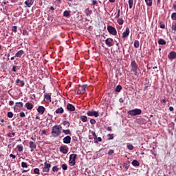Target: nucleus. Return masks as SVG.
Here are the masks:
<instances>
[{
    "label": "nucleus",
    "instance_id": "f257e3e1",
    "mask_svg": "<svg viewBox=\"0 0 176 176\" xmlns=\"http://www.w3.org/2000/svg\"><path fill=\"white\" fill-rule=\"evenodd\" d=\"M61 134V126L55 125L52 129V137H58Z\"/></svg>",
    "mask_w": 176,
    "mask_h": 176
},
{
    "label": "nucleus",
    "instance_id": "f03ea898",
    "mask_svg": "<svg viewBox=\"0 0 176 176\" xmlns=\"http://www.w3.org/2000/svg\"><path fill=\"white\" fill-rule=\"evenodd\" d=\"M142 111L140 109H135L133 110H130L128 111V114L131 115V116H137V115H141Z\"/></svg>",
    "mask_w": 176,
    "mask_h": 176
},
{
    "label": "nucleus",
    "instance_id": "7ed1b4c3",
    "mask_svg": "<svg viewBox=\"0 0 176 176\" xmlns=\"http://www.w3.org/2000/svg\"><path fill=\"white\" fill-rule=\"evenodd\" d=\"M76 154H71L69 156V166H75L76 162Z\"/></svg>",
    "mask_w": 176,
    "mask_h": 176
},
{
    "label": "nucleus",
    "instance_id": "20e7f679",
    "mask_svg": "<svg viewBox=\"0 0 176 176\" xmlns=\"http://www.w3.org/2000/svg\"><path fill=\"white\" fill-rule=\"evenodd\" d=\"M131 71L134 72V75H137L138 74V65H137V63H135V61H132L131 63Z\"/></svg>",
    "mask_w": 176,
    "mask_h": 176
},
{
    "label": "nucleus",
    "instance_id": "39448f33",
    "mask_svg": "<svg viewBox=\"0 0 176 176\" xmlns=\"http://www.w3.org/2000/svg\"><path fill=\"white\" fill-rule=\"evenodd\" d=\"M52 165L50 164H47V162L44 163V167L43 168V173H49L50 171V168Z\"/></svg>",
    "mask_w": 176,
    "mask_h": 176
},
{
    "label": "nucleus",
    "instance_id": "423d86ee",
    "mask_svg": "<svg viewBox=\"0 0 176 176\" xmlns=\"http://www.w3.org/2000/svg\"><path fill=\"white\" fill-rule=\"evenodd\" d=\"M87 114L88 116H94L95 118H98L100 116L98 112L96 111H88Z\"/></svg>",
    "mask_w": 176,
    "mask_h": 176
},
{
    "label": "nucleus",
    "instance_id": "0eeeda50",
    "mask_svg": "<svg viewBox=\"0 0 176 176\" xmlns=\"http://www.w3.org/2000/svg\"><path fill=\"white\" fill-rule=\"evenodd\" d=\"M107 30L109 32V34H111V35H116L118 34L116 29H115V28L112 26H108Z\"/></svg>",
    "mask_w": 176,
    "mask_h": 176
},
{
    "label": "nucleus",
    "instance_id": "6e6552de",
    "mask_svg": "<svg viewBox=\"0 0 176 176\" xmlns=\"http://www.w3.org/2000/svg\"><path fill=\"white\" fill-rule=\"evenodd\" d=\"M59 150H60V152H61V153H63L64 155H66V153H68V146H60Z\"/></svg>",
    "mask_w": 176,
    "mask_h": 176
},
{
    "label": "nucleus",
    "instance_id": "1a4fd4ad",
    "mask_svg": "<svg viewBox=\"0 0 176 176\" xmlns=\"http://www.w3.org/2000/svg\"><path fill=\"white\" fill-rule=\"evenodd\" d=\"M168 58H169V60H174V58H176V52L174 51L170 52L168 55Z\"/></svg>",
    "mask_w": 176,
    "mask_h": 176
},
{
    "label": "nucleus",
    "instance_id": "9d476101",
    "mask_svg": "<svg viewBox=\"0 0 176 176\" xmlns=\"http://www.w3.org/2000/svg\"><path fill=\"white\" fill-rule=\"evenodd\" d=\"M45 111H46V109L43 106H39L37 109V112H38L40 115H43V113H45Z\"/></svg>",
    "mask_w": 176,
    "mask_h": 176
},
{
    "label": "nucleus",
    "instance_id": "9b49d317",
    "mask_svg": "<svg viewBox=\"0 0 176 176\" xmlns=\"http://www.w3.org/2000/svg\"><path fill=\"white\" fill-rule=\"evenodd\" d=\"M19 105H20L21 108H23L24 104L22 102H16V105L14 107V111H15V112H17V111H19Z\"/></svg>",
    "mask_w": 176,
    "mask_h": 176
},
{
    "label": "nucleus",
    "instance_id": "f8f14e48",
    "mask_svg": "<svg viewBox=\"0 0 176 176\" xmlns=\"http://www.w3.org/2000/svg\"><path fill=\"white\" fill-rule=\"evenodd\" d=\"M130 34V28H126V31L122 33V38H127Z\"/></svg>",
    "mask_w": 176,
    "mask_h": 176
},
{
    "label": "nucleus",
    "instance_id": "ddd939ff",
    "mask_svg": "<svg viewBox=\"0 0 176 176\" xmlns=\"http://www.w3.org/2000/svg\"><path fill=\"white\" fill-rule=\"evenodd\" d=\"M30 148H31V152H34V149H36V144L34 142H30L29 143Z\"/></svg>",
    "mask_w": 176,
    "mask_h": 176
},
{
    "label": "nucleus",
    "instance_id": "4468645a",
    "mask_svg": "<svg viewBox=\"0 0 176 176\" xmlns=\"http://www.w3.org/2000/svg\"><path fill=\"white\" fill-rule=\"evenodd\" d=\"M64 144H71V136H66L63 138Z\"/></svg>",
    "mask_w": 176,
    "mask_h": 176
},
{
    "label": "nucleus",
    "instance_id": "2eb2a0df",
    "mask_svg": "<svg viewBox=\"0 0 176 176\" xmlns=\"http://www.w3.org/2000/svg\"><path fill=\"white\" fill-rule=\"evenodd\" d=\"M67 111H70V112H74L75 111V107L72 104H69L67 105Z\"/></svg>",
    "mask_w": 176,
    "mask_h": 176
},
{
    "label": "nucleus",
    "instance_id": "dca6fc26",
    "mask_svg": "<svg viewBox=\"0 0 176 176\" xmlns=\"http://www.w3.org/2000/svg\"><path fill=\"white\" fill-rule=\"evenodd\" d=\"M25 4L28 8H31V6H32V5L34 4V0H27L25 2Z\"/></svg>",
    "mask_w": 176,
    "mask_h": 176
},
{
    "label": "nucleus",
    "instance_id": "f3484780",
    "mask_svg": "<svg viewBox=\"0 0 176 176\" xmlns=\"http://www.w3.org/2000/svg\"><path fill=\"white\" fill-rule=\"evenodd\" d=\"M112 42H113V39L112 38H107L105 41L106 45H107V46H109V47L112 46Z\"/></svg>",
    "mask_w": 176,
    "mask_h": 176
},
{
    "label": "nucleus",
    "instance_id": "a211bd4d",
    "mask_svg": "<svg viewBox=\"0 0 176 176\" xmlns=\"http://www.w3.org/2000/svg\"><path fill=\"white\" fill-rule=\"evenodd\" d=\"M172 33L175 34L176 32V22H173L171 25Z\"/></svg>",
    "mask_w": 176,
    "mask_h": 176
},
{
    "label": "nucleus",
    "instance_id": "6ab92c4d",
    "mask_svg": "<svg viewBox=\"0 0 176 176\" xmlns=\"http://www.w3.org/2000/svg\"><path fill=\"white\" fill-rule=\"evenodd\" d=\"M45 98L47 101H49V102H52V94L45 95Z\"/></svg>",
    "mask_w": 176,
    "mask_h": 176
},
{
    "label": "nucleus",
    "instance_id": "aec40b11",
    "mask_svg": "<svg viewBox=\"0 0 176 176\" xmlns=\"http://www.w3.org/2000/svg\"><path fill=\"white\" fill-rule=\"evenodd\" d=\"M55 113H57V114L64 113V109H63V107L58 108L56 110Z\"/></svg>",
    "mask_w": 176,
    "mask_h": 176
},
{
    "label": "nucleus",
    "instance_id": "412c9836",
    "mask_svg": "<svg viewBox=\"0 0 176 176\" xmlns=\"http://www.w3.org/2000/svg\"><path fill=\"white\" fill-rule=\"evenodd\" d=\"M86 87H87V85H83L80 86V89H79L83 94V93H85V91H86Z\"/></svg>",
    "mask_w": 176,
    "mask_h": 176
},
{
    "label": "nucleus",
    "instance_id": "4be33fe9",
    "mask_svg": "<svg viewBox=\"0 0 176 176\" xmlns=\"http://www.w3.org/2000/svg\"><path fill=\"white\" fill-rule=\"evenodd\" d=\"M25 107L27 109L31 110L32 108H34V105H32L30 102H27L25 104Z\"/></svg>",
    "mask_w": 176,
    "mask_h": 176
},
{
    "label": "nucleus",
    "instance_id": "5701e85b",
    "mask_svg": "<svg viewBox=\"0 0 176 176\" xmlns=\"http://www.w3.org/2000/svg\"><path fill=\"white\" fill-rule=\"evenodd\" d=\"M24 54V51L23 50H19L17 52V53L15 54V57H21Z\"/></svg>",
    "mask_w": 176,
    "mask_h": 176
},
{
    "label": "nucleus",
    "instance_id": "b1692460",
    "mask_svg": "<svg viewBox=\"0 0 176 176\" xmlns=\"http://www.w3.org/2000/svg\"><path fill=\"white\" fill-rule=\"evenodd\" d=\"M80 120H82L84 123H86L87 122V117L86 116H81L80 117Z\"/></svg>",
    "mask_w": 176,
    "mask_h": 176
},
{
    "label": "nucleus",
    "instance_id": "393cba45",
    "mask_svg": "<svg viewBox=\"0 0 176 176\" xmlns=\"http://www.w3.org/2000/svg\"><path fill=\"white\" fill-rule=\"evenodd\" d=\"M132 164L135 166V167H138V166H140V162L135 160H133L132 162Z\"/></svg>",
    "mask_w": 176,
    "mask_h": 176
},
{
    "label": "nucleus",
    "instance_id": "a878e982",
    "mask_svg": "<svg viewBox=\"0 0 176 176\" xmlns=\"http://www.w3.org/2000/svg\"><path fill=\"white\" fill-rule=\"evenodd\" d=\"M158 45H166V41L163 38H160L158 40Z\"/></svg>",
    "mask_w": 176,
    "mask_h": 176
},
{
    "label": "nucleus",
    "instance_id": "bb28decb",
    "mask_svg": "<svg viewBox=\"0 0 176 176\" xmlns=\"http://www.w3.org/2000/svg\"><path fill=\"white\" fill-rule=\"evenodd\" d=\"M93 13V11H91V10H89V8H87L85 10V14L87 16H90V14H91Z\"/></svg>",
    "mask_w": 176,
    "mask_h": 176
},
{
    "label": "nucleus",
    "instance_id": "cd10ccee",
    "mask_svg": "<svg viewBox=\"0 0 176 176\" xmlns=\"http://www.w3.org/2000/svg\"><path fill=\"white\" fill-rule=\"evenodd\" d=\"M134 47H135L136 49H138V47H140V41L135 40L134 42Z\"/></svg>",
    "mask_w": 176,
    "mask_h": 176
},
{
    "label": "nucleus",
    "instance_id": "c85d7f7f",
    "mask_svg": "<svg viewBox=\"0 0 176 176\" xmlns=\"http://www.w3.org/2000/svg\"><path fill=\"white\" fill-rule=\"evenodd\" d=\"M126 146L128 148V149H129V151H133V149H134V146H133V144H127Z\"/></svg>",
    "mask_w": 176,
    "mask_h": 176
},
{
    "label": "nucleus",
    "instance_id": "c756f323",
    "mask_svg": "<svg viewBox=\"0 0 176 176\" xmlns=\"http://www.w3.org/2000/svg\"><path fill=\"white\" fill-rule=\"evenodd\" d=\"M129 9L133 8V3H134V0H129Z\"/></svg>",
    "mask_w": 176,
    "mask_h": 176
},
{
    "label": "nucleus",
    "instance_id": "7c9ffc66",
    "mask_svg": "<svg viewBox=\"0 0 176 176\" xmlns=\"http://www.w3.org/2000/svg\"><path fill=\"white\" fill-rule=\"evenodd\" d=\"M115 90H116V93H120V90H122V87L120 85H118L116 87Z\"/></svg>",
    "mask_w": 176,
    "mask_h": 176
},
{
    "label": "nucleus",
    "instance_id": "2f4dec72",
    "mask_svg": "<svg viewBox=\"0 0 176 176\" xmlns=\"http://www.w3.org/2000/svg\"><path fill=\"white\" fill-rule=\"evenodd\" d=\"M145 2L148 6H152V0H145Z\"/></svg>",
    "mask_w": 176,
    "mask_h": 176
},
{
    "label": "nucleus",
    "instance_id": "473e14b6",
    "mask_svg": "<svg viewBox=\"0 0 176 176\" xmlns=\"http://www.w3.org/2000/svg\"><path fill=\"white\" fill-rule=\"evenodd\" d=\"M118 23L120 25H122V24L124 23V21H123V19H118Z\"/></svg>",
    "mask_w": 176,
    "mask_h": 176
},
{
    "label": "nucleus",
    "instance_id": "72a5a7b5",
    "mask_svg": "<svg viewBox=\"0 0 176 176\" xmlns=\"http://www.w3.org/2000/svg\"><path fill=\"white\" fill-rule=\"evenodd\" d=\"M63 15L65 16V17H68L69 16V12L67 11V10H65L64 12H63Z\"/></svg>",
    "mask_w": 176,
    "mask_h": 176
},
{
    "label": "nucleus",
    "instance_id": "f704fd0d",
    "mask_svg": "<svg viewBox=\"0 0 176 176\" xmlns=\"http://www.w3.org/2000/svg\"><path fill=\"white\" fill-rule=\"evenodd\" d=\"M21 167H23V168H27V167H28V165L27 164L26 162H22Z\"/></svg>",
    "mask_w": 176,
    "mask_h": 176
},
{
    "label": "nucleus",
    "instance_id": "c9c22d12",
    "mask_svg": "<svg viewBox=\"0 0 176 176\" xmlns=\"http://www.w3.org/2000/svg\"><path fill=\"white\" fill-rule=\"evenodd\" d=\"M63 126H67V127H69V122L68 121H63Z\"/></svg>",
    "mask_w": 176,
    "mask_h": 176
},
{
    "label": "nucleus",
    "instance_id": "e433bc0d",
    "mask_svg": "<svg viewBox=\"0 0 176 176\" xmlns=\"http://www.w3.org/2000/svg\"><path fill=\"white\" fill-rule=\"evenodd\" d=\"M7 116L11 119V118H13V113L11 111L8 112Z\"/></svg>",
    "mask_w": 176,
    "mask_h": 176
},
{
    "label": "nucleus",
    "instance_id": "4c0bfd02",
    "mask_svg": "<svg viewBox=\"0 0 176 176\" xmlns=\"http://www.w3.org/2000/svg\"><path fill=\"white\" fill-rule=\"evenodd\" d=\"M63 133L66 135L71 134V131L69 129L63 130Z\"/></svg>",
    "mask_w": 176,
    "mask_h": 176
},
{
    "label": "nucleus",
    "instance_id": "58836bf2",
    "mask_svg": "<svg viewBox=\"0 0 176 176\" xmlns=\"http://www.w3.org/2000/svg\"><path fill=\"white\" fill-rule=\"evenodd\" d=\"M62 168H63V170H68V166H67V164H62Z\"/></svg>",
    "mask_w": 176,
    "mask_h": 176
},
{
    "label": "nucleus",
    "instance_id": "ea45409f",
    "mask_svg": "<svg viewBox=\"0 0 176 176\" xmlns=\"http://www.w3.org/2000/svg\"><path fill=\"white\" fill-rule=\"evenodd\" d=\"M52 171H54V173H57L58 172V168H57V166H54L52 168Z\"/></svg>",
    "mask_w": 176,
    "mask_h": 176
},
{
    "label": "nucleus",
    "instance_id": "a19ab883",
    "mask_svg": "<svg viewBox=\"0 0 176 176\" xmlns=\"http://www.w3.org/2000/svg\"><path fill=\"white\" fill-rule=\"evenodd\" d=\"M16 148H18V151L19 152H23V146H20V145H17Z\"/></svg>",
    "mask_w": 176,
    "mask_h": 176
},
{
    "label": "nucleus",
    "instance_id": "79ce46f5",
    "mask_svg": "<svg viewBox=\"0 0 176 176\" xmlns=\"http://www.w3.org/2000/svg\"><path fill=\"white\" fill-rule=\"evenodd\" d=\"M12 31L13 32H17V26H12Z\"/></svg>",
    "mask_w": 176,
    "mask_h": 176
},
{
    "label": "nucleus",
    "instance_id": "37998d69",
    "mask_svg": "<svg viewBox=\"0 0 176 176\" xmlns=\"http://www.w3.org/2000/svg\"><path fill=\"white\" fill-rule=\"evenodd\" d=\"M124 168H125V170H129V168L130 167V165L128 164H124L123 166Z\"/></svg>",
    "mask_w": 176,
    "mask_h": 176
},
{
    "label": "nucleus",
    "instance_id": "c03bdc74",
    "mask_svg": "<svg viewBox=\"0 0 176 176\" xmlns=\"http://www.w3.org/2000/svg\"><path fill=\"white\" fill-rule=\"evenodd\" d=\"M171 19L176 20V12H173L171 15Z\"/></svg>",
    "mask_w": 176,
    "mask_h": 176
},
{
    "label": "nucleus",
    "instance_id": "a18cd8bd",
    "mask_svg": "<svg viewBox=\"0 0 176 176\" xmlns=\"http://www.w3.org/2000/svg\"><path fill=\"white\" fill-rule=\"evenodd\" d=\"M34 174L39 175V169L38 168H34Z\"/></svg>",
    "mask_w": 176,
    "mask_h": 176
},
{
    "label": "nucleus",
    "instance_id": "49530a36",
    "mask_svg": "<svg viewBox=\"0 0 176 176\" xmlns=\"http://www.w3.org/2000/svg\"><path fill=\"white\" fill-rule=\"evenodd\" d=\"M101 141H102V139L100 137H99L98 138V140L95 141V143L98 144V142H101Z\"/></svg>",
    "mask_w": 176,
    "mask_h": 176
},
{
    "label": "nucleus",
    "instance_id": "de8ad7c7",
    "mask_svg": "<svg viewBox=\"0 0 176 176\" xmlns=\"http://www.w3.org/2000/svg\"><path fill=\"white\" fill-rule=\"evenodd\" d=\"M20 117L21 118H25V113L24 112H21L20 113Z\"/></svg>",
    "mask_w": 176,
    "mask_h": 176
},
{
    "label": "nucleus",
    "instance_id": "09e8293b",
    "mask_svg": "<svg viewBox=\"0 0 176 176\" xmlns=\"http://www.w3.org/2000/svg\"><path fill=\"white\" fill-rule=\"evenodd\" d=\"M90 123H91V124H96V120L91 119L90 120Z\"/></svg>",
    "mask_w": 176,
    "mask_h": 176
},
{
    "label": "nucleus",
    "instance_id": "8fccbe9b",
    "mask_svg": "<svg viewBox=\"0 0 176 176\" xmlns=\"http://www.w3.org/2000/svg\"><path fill=\"white\" fill-rule=\"evenodd\" d=\"M120 16V10H118V14H117L116 18L119 19Z\"/></svg>",
    "mask_w": 176,
    "mask_h": 176
},
{
    "label": "nucleus",
    "instance_id": "3c124183",
    "mask_svg": "<svg viewBox=\"0 0 176 176\" xmlns=\"http://www.w3.org/2000/svg\"><path fill=\"white\" fill-rule=\"evenodd\" d=\"M8 137H10V138H12V135H16V133L14 132H12V133H8Z\"/></svg>",
    "mask_w": 176,
    "mask_h": 176
},
{
    "label": "nucleus",
    "instance_id": "603ef678",
    "mask_svg": "<svg viewBox=\"0 0 176 176\" xmlns=\"http://www.w3.org/2000/svg\"><path fill=\"white\" fill-rule=\"evenodd\" d=\"M92 135L94 137V140H97V135L94 132H92Z\"/></svg>",
    "mask_w": 176,
    "mask_h": 176
},
{
    "label": "nucleus",
    "instance_id": "864d4df0",
    "mask_svg": "<svg viewBox=\"0 0 176 176\" xmlns=\"http://www.w3.org/2000/svg\"><path fill=\"white\" fill-rule=\"evenodd\" d=\"M114 152L115 151L113 150H109L108 152V155H113Z\"/></svg>",
    "mask_w": 176,
    "mask_h": 176
},
{
    "label": "nucleus",
    "instance_id": "5fc2aeb1",
    "mask_svg": "<svg viewBox=\"0 0 176 176\" xmlns=\"http://www.w3.org/2000/svg\"><path fill=\"white\" fill-rule=\"evenodd\" d=\"M19 83H21V85H20V86H21V87H23L24 85H25V83L23 80H20V82H19Z\"/></svg>",
    "mask_w": 176,
    "mask_h": 176
},
{
    "label": "nucleus",
    "instance_id": "6e6d98bb",
    "mask_svg": "<svg viewBox=\"0 0 176 176\" xmlns=\"http://www.w3.org/2000/svg\"><path fill=\"white\" fill-rule=\"evenodd\" d=\"M160 28H162V30H164V28H166V25H164V24H161V25H160Z\"/></svg>",
    "mask_w": 176,
    "mask_h": 176
},
{
    "label": "nucleus",
    "instance_id": "4d7b16f0",
    "mask_svg": "<svg viewBox=\"0 0 176 176\" xmlns=\"http://www.w3.org/2000/svg\"><path fill=\"white\" fill-rule=\"evenodd\" d=\"M14 104V102H13L12 100H10V101L9 102V105H10V107L13 106Z\"/></svg>",
    "mask_w": 176,
    "mask_h": 176
},
{
    "label": "nucleus",
    "instance_id": "13d9d810",
    "mask_svg": "<svg viewBox=\"0 0 176 176\" xmlns=\"http://www.w3.org/2000/svg\"><path fill=\"white\" fill-rule=\"evenodd\" d=\"M119 102H121V103L124 102V98H120L119 99Z\"/></svg>",
    "mask_w": 176,
    "mask_h": 176
},
{
    "label": "nucleus",
    "instance_id": "bf43d9fd",
    "mask_svg": "<svg viewBox=\"0 0 176 176\" xmlns=\"http://www.w3.org/2000/svg\"><path fill=\"white\" fill-rule=\"evenodd\" d=\"M109 137H111V138H109V140H113V136L112 134H108L107 135Z\"/></svg>",
    "mask_w": 176,
    "mask_h": 176
},
{
    "label": "nucleus",
    "instance_id": "052dcab7",
    "mask_svg": "<svg viewBox=\"0 0 176 176\" xmlns=\"http://www.w3.org/2000/svg\"><path fill=\"white\" fill-rule=\"evenodd\" d=\"M10 157H12V159H16V155H14L13 154H10Z\"/></svg>",
    "mask_w": 176,
    "mask_h": 176
},
{
    "label": "nucleus",
    "instance_id": "680f3d73",
    "mask_svg": "<svg viewBox=\"0 0 176 176\" xmlns=\"http://www.w3.org/2000/svg\"><path fill=\"white\" fill-rule=\"evenodd\" d=\"M12 71H13V72H17V70L16 69V66H13L12 67Z\"/></svg>",
    "mask_w": 176,
    "mask_h": 176
},
{
    "label": "nucleus",
    "instance_id": "e2e57ef3",
    "mask_svg": "<svg viewBox=\"0 0 176 176\" xmlns=\"http://www.w3.org/2000/svg\"><path fill=\"white\" fill-rule=\"evenodd\" d=\"M92 3H93V5H97V3H98L97 0H94L92 1Z\"/></svg>",
    "mask_w": 176,
    "mask_h": 176
},
{
    "label": "nucleus",
    "instance_id": "0e129e2a",
    "mask_svg": "<svg viewBox=\"0 0 176 176\" xmlns=\"http://www.w3.org/2000/svg\"><path fill=\"white\" fill-rule=\"evenodd\" d=\"M41 134H42V135L46 134V130H43V131H41Z\"/></svg>",
    "mask_w": 176,
    "mask_h": 176
},
{
    "label": "nucleus",
    "instance_id": "69168bd1",
    "mask_svg": "<svg viewBox=\"0 0 176 176\" xmlns=\"http://www.w3.org/2000/svg\"><path fill=\"white\" fill-rule=\"evenodd\" d=\"M169 111H170V112H173V111H174V107H169Z\"/></svg>",
    "mask_w": 176,
    "mask_h": 176
},
{
    "label": "nucleus",
    "instance_id": "338daca9",
    "mask_svg": "<svg viewBox=\"0 0 176 176\" xmlns=\"http://www.w3.org/2000/svg\"><path fill=\"white\" fill-rule=\"evenodd\" d=\"M107 131H112V128L111 126L107 127Z\"/></svg>",
    "mask_w": 176,
    "mask_h": 176
},
{
    "label": "nucleus",
    "instance_id": "774afa93",
    "mask_svg": "<svg viewBox=\"0 0 176 176\" xmlns=\"http://www.w3.org/2000/svg\"><path fill=\"white\" fill-rule=\"evenodd\" d=\"M83 93L82 92V91L81 90H78V91H77V94H82Z\"/></svg>",
    "mask_w": 176,
    "mask_h": 176
}]
</instances>
